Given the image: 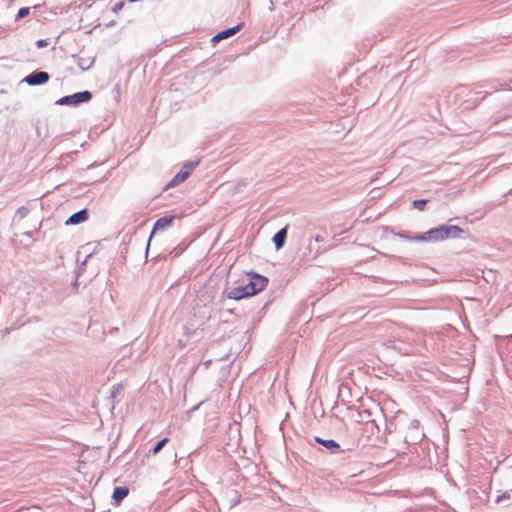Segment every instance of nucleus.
Wrapping results in <instances>:
<instances>
[{
    "label": "nucleus",
    "instance_id": "obj_2",
    "mask_svg": "<svg viewBox=\"0 0 512 512\" xmlns=\"http://www.w3.org/2000/svg\"><path fill=\"white\" fill-rule=\"evenodd\" d=\"M424 436L423 431L420 429V422L416 419L411 420L405 435V442L409 445H416Z\"/></svg>",
    "mask_w": 512,
    "mask_h": 512
},
{
    "label": "nucleus",
    "instance_id": "obj_25",
    "mask_svg": "<svg viewBox=\"0 0 512 512\" xmlns=\"http://www.w3.org/2000/svg\"><path fill=\"white\" fill-rule=\"evenodd\" d=\"M458 90H459V93L463 94L467 90V87L462 86V87H459Z\"/></svg>",
    "mask_w": 512,
    "mask_h": 512
},
{
    "label": "nucleus",
    "instance_id": "obj_11",
    "mask_svg": "<svg viewBox=\"0 0 512 512\" xmlns=\"http://www.w3.org/2000/svg\"><path fill=\"white\" fill-rule=\"evenodd\" d=\"M287 237V226L280 229L274 236H273V243L275 245V248L277 250L281 249L284 244Z\"/></svg>",
    "mask_w": 512,
    "mask_h": 512
},
{
    "label": "nucleus",
    "instance_id": "obj_4",
    "mask_svg": "<svg viewBox=\"0 0 512 512\" xmlns=\"http://www.w3.org/2000/svg\"><path fill=\"white\" fill-rule=\"evenodd\" d=\"M92 97L89 91L77 92L73 95L64 96L56 101L57 105H78L88 102Z\"/></svg>",
    "mask_w": 512,
    "mask_h": 512
},
{
    "label": "nucleus",
    "instance_id": "obj_16",
    "mask_svg": "<svg viewBox=\"0 0 512 512\" xmlns=\"http://www.w3.org/2000/svg\"><path fill=\"white\" fill-rule=\"evenodd\" d=\"M175 218H176L175 215L163 216L162 217V224H161L162 230L164 228H166L167 226H169L172 223L173 219H175Z\"/></svg>",
    "mask_w": 512,
    "mask_h": 512
},
{
    "label": "nucleus",
    "instance_id": "obj_1",
    "mask_svg": "<svg viewBox=\"0 0 512 512\" xmlns=\"http://www.w3.org/2000/svg\"><path fill=\"white\" fill-rule=\"evenodd\" d=\"M200 162L201 158L199 157L185 161L182 164L180 171L164 187H162V192L170 188L176 187L179 184L186 181L190 177L192 172L199 166Z\"/></svg>",
    "mask_w": 512,
    "mask_h": 512
},
{
    "label": "nucleus",
    "instance_id": "obj_5",
    "mask_svg": "<svg viewBox=\"0 0 512 512\" xmlns=\"http://www.w3.org/2000/svg\"><path fill=\"white\" fill-rule=\"evenodd\" d=\"M268 284V279L259 274H254L250 277L249 282L246 284L250 290V296L264 290Z\"/></svg>",
    "mask_w": 512,
    "mask_h": 512
},
{
    "label": "nucleus",
    "instance_id": "obj_19",
    "mask_svg": "<svg viewBox=\"0 0 512 512\" xmlns=\"http://www.w3.org/2000/svg\"><path fill=\"white\" fill-rule=\"evenodd\" d=\"M48 45V42L47 40H44V39H39L37 42H36V46L38 48H43V47H46Z\"/></svg>",
    "mask_w": 512,
    "mask_h": 512
},
{
    "label": "nucleus",
    "instance_id": "obj_21",
    "mask_svg": "<svg viewBox=\"0 0 512 512\" xmlns=\"http://www.w3.org/2000/svg\"><path fill=\"white\" fill-rule=\"evenodd\" d=\"M153 453L154 454H157L158 452H160V441H157L152 449Z\"/></svg>",
    "mask_w": 512,
    "mask_h": 512
},
{
    "label": "nucleus",
    "instance_id": "obj_8",
    "mask_svg": "<svg viewBox=\"0 0 512 512\" xmlns=\"http://www.w3.org/2000/svg\"><path fill=\"white\" fill-rule=\"evenodd\" d=\"M248 292H250V290H248V286L246 284L240 285V286L234 287L233 289H231L228 292V298L234 299V300H240V299L250 296V293H248Z\"/></svg>",
    "mask_w": 512,
    "mask_h": 512
},
{
    "label": "nucleus",
    "instance_id": "obj_18",
    "mask_svg": "<svg viewBox=\"0 0 512 512\" xmlns=\"http://www.w3.org/2000/svg\"><path fill=\"white\" fill-rule=\"evenodd\" d=\"M124 7V2L123 1H120V2H117L116 4H114V6L112 7V11L114 13H118L119 11L122 10V8Z\"/></svg>",
    "mask_w": 512,
    "mask_h": 512
},
{
    "label": "nucleus",
    "instance_id": "obj_15",
    "mask_svg": "<svg viewBox=\"0 0 512 512\" xmlns=\"http://www.w3.org/2000/svg\"><path fill=\"white\" fill-rule=\"evenodd\" d=\"M427 202H428L427 199H418V200H414L412 204L415 209L423 211L425 209Z\"/></svg>",
    "mask_w": 512,
    "mask_h": 512
},
{
    "label": "nucleus",
    "instance_id": "obj_12",
    "mask_svg": "<svg viewBox=\"0 0 512 512\" xmlns=\"http://www.w3.org/2000/svg\"><path fill=\"white\" fill-rule=\"evenodd\" d=\"M444 231L446 232L445 233L446 239H449V238L460 237L461 233L463 232V229L457 225H450V226L444 225Z\"/></svg>",
    "mask_w": 512,
    "mask_h": 512
},
{
    "label": "nucleus",
    "instance_id": "obj_20",
    "mask_svg": "<svg viewBox=\"0 0 512 512\" xmlns=\"http://www.w3.org/2000/svg\"><path fill=\"white\" fill-rule=\"evenodd\" d=\"M510 495L508 493H504L496 498V502H502L505 499H509Z\"/></svg>",
    "mask_w": 512,
    "mask_h": 512
},
{
    "label": "nucleus",
    "instance_id": "obj_7",
    "mask_svg": "<svg viewBox=\"0 0 512 512\" xmlns=\"http://www.w3.org/2000/svg\"><path fill=\"white\" fill-rule=\"evenodd\" d=\"M315 441L325 447L331 454H341L346 451H350V448L342 449L339 443L333 439H322L316 436Z\"/></svg>",
    "mask_w": 512,
    "mask_h": 512
},
{
    "label": "nucleus",
    "instance_id": "obj_3",
    "mask_svg": "<svg viewBox=\"0 0 512 512\" xmlns=\"http://www.w3.org/2000/svg\"><path fill=\"white\" fill-rule=\"evenodd\" d=\"M445 233L446 232L444 231V225H441L439 227L432 228L423 234L413 236L412 239L415 241L437 242L446 239Z\"/></svg>",
    "mask_w": 512,
    "mask_h": 512
},
{
    "label": "nucleus",
    "instance_id": "obj_26",
    "mask_svg": "<svg viewBox=\"0 0 512 512\" xmlns=\"http://www.w3.org/2000/svg\"><path fill=\"white\" fill-rule=\"evenodd\" d=\"M168 442V438H162V448L166 445Z\"/></svg>",
    "mask_w": 512,
    "mask_h": 512
},
{
    "label": "nucleus",
    "instance_id": "obj_28",
    "mask_svg": "<svg viewBox=\"0 0 512 512\" xmlns=\"http://www.w3.org/2000/svg\"><path fill=\"white\" fill-rule=\"evenodd\" d=\"M511 192H512V189L510 190V192H509V193H511Z\"/></svg>",
    "mask_w": 512,
    "mask_h": 512
},
{
    "label": "nucleus",
    "instance_id": "obj_9",
    "mask_svg": "<svg viewBox=\"0 0 512 512\" xmlns=\"http://www.w3.org/2000/svg\"><path fill=\"white\" fill-rule=\"evenodd\" d=\"M242 27V24H238L234 27H230V28H227L223 31H220L219 33H217L216 35H214L211 39V41L213 43H217L223 39H226V38H229L231 36H233L234 34H236Z\"/></svg>",
    "mask_w": 512,
    "mask_h": 512
},
{
    "label": "nucleus",
    "instance_id": "obj_24",
    "mask_svg": "<svg viewBox=\"0 0 512 512\" xmlns=\"http://www.w3.org/2000/svg\"><path fill=\"white\" fill-rule=\"evenodd\" d=\"M314 240H315L316 242H320V241H323V240H324V238H323L322 236H320V235H316V236L314 237Z\"/></svg>",
    "mask_w": 512,
    "mask_h": 512
},
{
    "label": "nucleus",
    "instance_id": "obj_17",
    "mask_svg": "<svg viewBox=\"0 0 512 512\" xmlns=\"http://www.w3.org/2000/svg\"><path fill=\"white\" fill-rule=\"evenodd\" d=\"M29 11L30 10L28 7L20 8L17 14V19L27 16L29 14Z\"/></svg>",
    "mask_w": 512,
    "mask_h": 512
},
{
    "label": "nucleus",
    "instance_id": "obj_23",
    "mask_svg": "<svg viewBox=\"0 0 512 512\" xmlns=\"http://www.w3.org/2000/svg\"><path fill=\"white\" fill-rule=\"evenodd\" d=\"M275 7H274V2L273 0H269V10L272 12L274 11Z\"/></svg>",
    "mask_w": 512,
    "mask_h": 512
},
{
    "label": "nucleus",
    "instance_id": "obj_6",
    "mask_svg": "<svg viewBox=\"0 0 512 512\" xmlns=\"http://www.w3.org/2000/svg\"><path fill=\"white\" fill-rule=\"evenodd\" d=\"M49 74L45 71H36L24 78V82L27 83L29 86H37L45 84L49 81Z\"/></svg>",
    "mask_w": 512,
    "mask_h": 512
},
{
    "label": "nucleus",
    "instance_id": "obj_10",
    "mask_svg": "<svg viewBox=\"0 0 512 512\" xmlns=\"http://www.w3.org/2000/svg\"><path fill=\"white\" fill-rule=\"evenodd\" d=\"M88 219V212L86 209L80 210L72 214L65 222L66 225H76L85 222Z\"/></svg>",
    "mask_w": 512,
    "mask_h": 512
},
{
    "label": "nucleus",
    "instance_id": "obj_14",
    "mask_svg": "<svg viewBox=\"0 0 512 512\" xmlns=\"http://www.w3.org/2000/svg\"><path fill=\"white\" fill-rule=\"evenodd\" d=\"M159 230H160V219L156 220V222L154 223L153 230L151 232L150 239H149V242H148V245H147V248H146V255L148 254V250H149V246H150L151 240L154 237H156V235H157Z\"/></svg>",
    "mask_w": 512,
    "mask_h": 512
},
{
    "label": "nucleus",
    "instance_id": "obj_13",
    "mask_svg": "<svg viewBox=\"0 0 512 512\" xmlns=\"http://www.w3.org/2000/svg\"><path fill=\"white\" fill-rule=\"evenodd\" d=\"M128 488L125 486L116 487L113 491V500L118 504L128 495Z\"/></svg>",
    "mask_w": 512,
    "mask_h": 512
},
{
    "label": "nucleus",
    "instance_id": "obj_22",
    "mask_svg": "<svg viewBox=\"0 0 512 512\" xmlns=\"http://www.w3.org/2000/svg\"><path fill=\"white\" fill-rule=\"evenodd\" d=\"M399 237L401 238H404V239H408V240H411V241H414L413 239H411L412 237H409L407 236L404 232H400L397 234Z\"/></svg>",
    "mask_w": 512,
    "mask_h": 512
},
{
    "label": "nucleus",
    "instance_id": "obj_27",
    "mask_svg": "<svg viewBox=\"0 0 512 512\" xmlns=\"http://www.w3.org/2000/svg\"><path fill=\"white\" fill-rule=\"evenodd\" d=\"M509 90H512V78L510 79V82H509Z\"/></svg>",
    "mask_w": 512,
    "mask_h": 512
}]
</instances>
